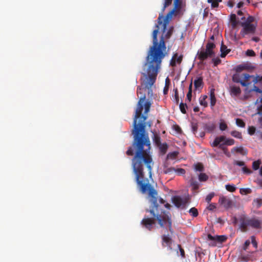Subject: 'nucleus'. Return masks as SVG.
I'll return each mask as SVG.
<instances>
[{"mask_svg": "<svg viewBox=\"0 0 262 262\" xmlns=\"http://www.w3.org/2000/svg\"><path fill=\"white\" fill-rule=\"evenodd\" d=\"M134 128L132 134L134 135V141L126 153L128 156H133L132 160L133 172L135 175V180L139 190L142 193H148L151 206L149 209H146V212L149 213V215L145 216L141 224L143 227L151 231L156 224V220L158 221L161 227H168L172 233V222L167 215L159 214L158 211L159 204L157 203V191L149 182L148 178H145L143 171L144 165L146 167L149 177L151 178L152 169L154 164L150 153V142L147 134L145 133V121H133Z\"/></svg>", "mask_w": 262, "mask_h": 262, "instance_id": "f257e3e1", "label": "nucleus"}, {"mask_svg": "<svg viewBox=\"0 0 262 262\" xmlns=\"http://www.w3.org/2000/svg\"><path fill=\"white\" fill-rule=\"evenodd\" d=\"M156 28L152 32L153 45L151 46L146 58L144 65L145 72L142 73L143 78L142 79L141 85L143 88L138 86L137 94H142L143 90L148 91V95H152V86L156 82L158 74L161 68L162 59L165 56L166 47L164 39H169L173 32V28L170 27L165 34L163 32L159 42L157 39L160 26L156 25Z\"/></svg>", "mask_w": 262, "mask_h": 262, "instance_id": "f03ea898", "label": "nucleus"}, {"mask_svg": "<svg viewBox=\"0 0 262 262\" xmlns=\"http://www.w3.org/2000/svg\"><path fill=\"white\" fill-rule=\"evenodd\" d=\"M172 0H164V3L162 9L163 12L166 8L170 6L172 3ZM181 2L180 0H174V8L170 11L166 15L165 18H163L162 14H160L158 18V24L159 26H161V28L163 33L166 32L167 25L171 20L172 15L177 10H179L181 7Z\"/></svg>", "mask_w": 262, "mask_h": 262, "instance_id": "7ed1b4c3", "label": "nucleus"}, {"mask_svg": "<svg viewBox=\"0 0 262 262\" xmlns=\"http://www.w3.org/2000/svg\"><path fill=\"white\" fill-rule=\"evenodd\" d=\"M209 41L206 45V49H202L198 52V58L201 61L206 60L208 58L212 57L215 56L213 49L215 48V45L212 42L214 40V36L212 35L210 37Z\"/></svg>", "mask_w": 262, "mask_h": 262, "instance_id": "20e7f679", "label": "nucleus"}, {"mask_svg": "<svg viewBox=\"0 0 262 262\" xmlns=\"http://www.w3.org/2000/svg\"><path fill=\"white\" fill-rule=\"evenodd\" d=\"M240 223V228L243 232H246L248 230V227L255 229L261 228V223L260 221L255 217H243L241 219Z\"/></svg>", "mask_w": 262, "mask_h": 262, "instance_id": "39448f33", "label": "nucleus"}, {"mask_svg": "<svg viewBox=\"0 0 262 262\" xmlns=\"http://www.w3.org/2000/svg\"><path fill=\"white\" fill-rule=\"evenodd\" d=\"M250 77L249 74L244 73L240 74L237 73L233 74L232 76V80L236 83H239L243 86H248L251 84L250 82Z\"/></svg>", "mask_w": 262, "mask_h": 262, "instance_id": "423d86ee", "label": "nucleus"}, {"mask_svg": "<svg viewBox=\"0 0 262 262\" xmlns=\"http://www.w3.org/2000/svg\"><path fill=\"white\" fill-rule=\"evenodd\" d=\"M242 29L240 32L241 35L244 37L247 35H254L256 30V25L241 24Z\"/></svg>", "mask_w": 262, "mask_h": 262, "instance_id": "0eeeda50", "label": "nucleus"}, {"mask_svg": "<svg viewBox=\"0 0 262 262\" xmlns=\"http://www.w3.org/2000/svg\"><path fill=\"white\" fill-rule=\"evenodd\" d=\"M219 203L226 210L231 208L235 206L234 201L227 196H220L219 200Z\"/></svg>", "mask_w": 262, "mask_h": 262, "instance_id": "6e6552de", "label": "nucleus"}, {"mask_svg": "<svg viewBox=\"0 0 262 262\" xmlns=\"http://www.w3.org/2000/svg\"><path fill=\"white\" fill-rule=\"evenodd\" d=\"M255 68V67L252 63L250 62H246L237 66L235 70L236 72L239 73L244 70L252 71Z\"/></svg>", "mask_w": 262, "mask_h": 262, "instance_id": "1a4fd4ad", "label": "nucleus"}, {"mask_svg": "<svg viewBox=\"0 0 262 262\" xmlns=\"http://www.w3.org/2000/svg\"><path fill=\"white\" fill-rule=\"evenodd\" d=\"M225 140L226 137L224 136L217 137L211 145L212 147L219 146L220 148L224 149V142H225Z\"/></svg>", "mask_w": 262, "mask_h": 262, "instance_id": "9d476101", "label": "nucleus"}, {"mask_svg": "<svg viewBox=\"0 0 262 262\" xmlns=\"http://www.w3.org/2000/svg\"><path fill=\"white\" fill-rule=\"evenodd\" d=\"M172 201L174 205L178 208H185L187 203V201L185 199H182L178 196H174L172 199Z\"/></svg>", "mask_w": 262, "mask_h": 262, "instance_id": "9b49d317", "label": "nucleus"}, {"mask_svg": "<svg viewBox=\"0 0 262 262\" xmlns=\"http://www.w3.org/2000/svg\"><path fill=\"white\" fill-rule=\"evenodd\" d=\"M162 245L163 247H167L169 250H172V240L168 235H163L162 236Z\"/></svg>", "mask_w": 262, "mask_h": 262, "instance_id": "f8f14e48", "label": "nucleus"}, {"mask_svg": "<svg viewBox=\"0 0 262 262\" xmlns=\"http://www.w3.org/2000/svg\"><path fill=\"white\" fill-rule=\"evenodd\" d=\"M208 239L213 242H217L220 243H223L227 240V237L225 235H216L212 236L210 234L207 235Z\"/></svg>", "mask_w": 262, "mask_h": 262, "instance_id": "ddd939ff", "label": "nucleus"}, {"mask_svg": "<svg viewBox=\"0 0 262 262\" xmlns=\"http://www.w3.org/2000/svg\"><path fill=\"white\" fill-rule=\"evenodd\" d=\"M183 56L180 55L178 56V53H175L173 55L170 62V65L171 67H175L176 66V63L178 64H180L182 61Z\"/></svg>", "mask_w": 262, "mask_h": 262, "instance_id": "4468645a", "label": "nucleus"}, {"mask_svg": "<svg viewBox=\"0 0 262 262\" xmlns=\"http://www.w3.org/2000/svg\"><path fill=\"white\" fill-rule=\"evenodd\" d=\"M230 94L233 96H237L241 93V90L239 86L235 85L230 86Z\"/></svg>", "mask_w": 262, "mask_h": 262, "instance_id": "2eb2a0df", "label": "nucleus"}, {"mask_svg": "<svg viewBox=\"0 0 262 262\" xmlns=\"http://www.w3.org/2000/svg\"><path fill=\"white\" fill-rule=\"evenodd\" d=\"M234 152L240 153L243 156H245L247 154V150L242 146L233 147L231 149V152L233 153Z\"/></svg>", "mask_w": 262, "mask_h": 262, "instance_id": "dca6fc26", "label": "nucleus"}, {"mask_svg": "<svg viewBox=\"0 0 262 262\" xmlns=\"http://www.w3.org/2000/svg\"><path fill=\"white\" fill-rule=\"evenodd\" d=\"M203 128L205 130H206L208 132H212L215 128V126L214 123L211 122H209L208 123H206L204 125Z\"/></svg>", "mask_w": 262, "mask_h": 262, "instance_id": "f3484780", "label": "nucleus"}, {"mask_svg": "<svg viewBox=\"0 0 262 262\" xmlns=\"http://www.w3.org/2000/svg\"><path fill=\"white\" fill-rule=\"evenodd\" d=\"M221 55L220 56L222 58H224L226 55L230 52V50L228 49L227 47L223 44V43H222L221 46Z\"/></svg>", "mask_w": 262, "mask_h": 262, "instance_id": "a211bd4d", "label": "nucleus"}, {"mask_svg": "<svg viewBox=\"0 0 262 262\" xmlns=\"http://www.w3.org/2000/svg\"><path fill=\"white\" fill-rule=\"evenodd\" d=\"M203 84L202 77H198L194 81V85L195 89H199L200 88H202Z\"/></svg>", "mask_w": 262, "mask_h": 262, "instance_id": "6ab92c4d", "label": "nucleus"}, {"mask_svg": "<svg viewBox=\"0 0 262 262\" xmlns=\"http://www.w3.org/2000/svg\"><path fill=\"white\" fill-rule=\"evenodd\" d=\"M210 105L214 106L216 103V98L214 94V90L211 89L210 92Z\"/></svg>", "mask_w": 262, "mask_h": 262, "instance_id": "aec40b11", "label": "nucleus"}, {"mask_svg": "<svg viewBox=\"0 0 262 262\" xmlns=\"http://www.w3.org/2000/svg\"><path fill=\"white\" fill-rule=\"evenodd\" d=\"M157 147L162 154H165L168 149V145L166 143H160Z\"/></svg>", "mask_w": 262, "mask_h": 262, "instance_id": "412c9836", "label": "nucleus"}, {"mask_svg": "<svg viewBox=\"0 0 262 262\" xmlns=\"http://www.w3.org/2000/svg\"><path fill=\"white\" fill-rule=\"evenodd\" d=\"M251 76H252V77H250V79H252V81H250L251 82V83L252 82H253L254 84H256L257 83V82H260L262 81V76H260L259 75H257L256 76H254L253 75H250Z\"/></svg>", "mask_w": 262, "mask_h": 262, "instance_id": "4be33fe9", "label": "nucleus"}, {"mask_svg": "<svg viewBox=\"0 0 262 262\" xmlns=\"http://www.w3.org/2000/svg\"><path fill=\"white\" fill-rule=\"evenodd\" d=\"M222 1V0H207V2L211 4L212 8H217L219 5V3Z\"/></svg>", "mask_w": 262, "mask_h": 262, "instance_id": "5701e85b", "label": "nucleus"}, {"mask_svg": "<svg viewBox=\"0 0 262 262\" xmlns=\"http://www.w3.org/2000/svg\"><path fill=\"white\" fill-rule=\"evenodd\" d=\"M230 21L233 28L235 27L237 25L238 22L236 21V16L235 14H231Z\"/></svg>", "mask_w": 262, "mask_h": 262, "instance_id": "b1692460", "label": "nucleus"}, {"mask_svg": "<svg viewBox=\"0 0 262 262\" xmlns=\"http://www.w3.org/2000/svg\"><path fill=\"white\" fill-rule=\"evenodd\" d=\"M153 141L155 145L157 146L159 144L161 143V138L157 134H154Z\"/></svg>", "mask_w": 262, "mask_h": 262, "instance_id": "393cba45", "label": "nucleus"}, {"mask_svg": "<svg viewBox=\"0 0 262 262\" xmlns=\"http://www.w3.org/2000/svg\"><path fill=\"white\" fill-rule=\"evenodd\" d=\"M207 98V96L206 95H203L201 96L200 98V103L201 105L206 107L208 105V103L206 100Z\"/></svg>", "mask_w": 262, "mask_h": 262, "instance_id": "a878e982", "label": "nucleus"}, {"mask_svg": "<svg viewBox=\"0 0 262 262\" xmlns=\"http://www.w3.org/2000/svg\"><path fill=\"white\" fill-rule=\"evenodd\" d=\"M254 21V17L252 16H249L246 21L245 22H242L241 24H250V25H255L253 24Z\"/></svg>", "mask_w": 262, "mask_h": 262, "instance_id": "bb28decb", "label": "nucleus"}, {"mask_svg": "<svg viewBox=\"0 0 262 262\" xmlns=\"http://www.w3.org/2000/svg\"><path fill=\"white\" fill-rule=\"evenodd\" d=\"M175 171V168L174 167H168V166L164 165V173L165 174L167 173H172Z\"/></svg>", "mask_w": 262, "mask_h": 262, "instance_id": "cd10ccee", "label": "nucleus"}, {"mask_svg": "<svg viewBox=\"0 0 262 262\" xmlns=\"http://www.w3.org/2000/svg\"><path fill=\"white\" fill-rule=\"evenodd\" d=\"M192 82L191 81L189 85V90L188 93L187 94V99L190 102L191 100L192 97Z\"/></svg>", "mask_w": 262, "mask_h": 262, "instance_id": "c85d7f7f", "label": "nucleus"}, {"mask_svg": "<svg viewBox=\"0 0 262 262\" xmlns=\"http://www.w3.org/2000/svg\"><path fill=\"white\" fill-rule=\"evenodd\" d=\"M169 85V79L167 77L165 80V84L163 89V93L164 95H166L168 93Z\"/></svg>", "mask_w": 262, "mask_h": 262, "instance_id": "c756f323", "label": "nucleus"}, {"mask_svg": "<svg viewBox=\"0 0 262 262\" xmlns=\"http://www.w3.org/2000/svg\"><path fill=\"white\" fill-rule=\"evenodd\" d=\"M231 135L233 137L238 138V139H242V133L239 132L234 130L231 132Z\"/></svg>", "mask_w": 262, "mask_h": 262, "instance_id": "7c9ffc66", "label": "nucleus"}, {"mask_svg": "<svg viewBox=\"0 0 262 262\" xmlns=\"http://www.w3.org/2000/svg\"><path fill=\"white\" fill-rule=\"evenodd\" d=\"M239 192L242 194H247L251 193L252 192V190L249 188H242L240 189Z\"/></svg>", "mask_w": 262, "mask_h": 262, "instance_id": "2f4dec72", "label": "nucleus"}, {"mask_svg": "<svg viewBox=\"0 0 262 262\" xmlns=\"http://www.w3.org/2000/svg\"><path fill=\"white\" fill-rule=\"evenodd\" d=\"M189 212L193 217H196L198 215V211L195 207L190 208Z\"/></svg>", "mask_w": 262, "mask_h": 262, "instance_id": "473e14b6", "label": "nucleus"}, {"mask_svg": "<svg viewBox=\"0 0 262 262\" xmlns=\"http://www.w3.org/2000/svg\"><path fill=\"white\" fill-rule=\"evenodd\" d=\"M261 164L260 160L255 161L252 163V168L254 170H257L259 168V166Z\"/></svg>", "mask_w": 262, "mask_h": 262, "instance_id": "72a5a7b5", "label": "nucleus"}, {"mask_svg": "<svg viewBox=\"0 0 262 262\" xmlns=\"http://www.w3.org/2000/svg\"><path fill=\"white\" fill-rule=\"evenodd\" d=\"M236 124L238 126L241 127H244L245 126V122L242 119L239 118H237L236 119Z\"/></svg>", "mask_w": 262, "mask_h": 262, "instance_id": "f704fd0d", "label": "nucleus"}, {"mask_svg": "<svg viewBox=\"0 0 262 262\" xmlns=\"http://www.w3.org/2000/svg\"><path fill=\"white\" fill-rule=\"evenodd\" d=\"M208 177L205 173H201L199 176V179L200 181H206Z\"/></svg>", "mask_w": 262, "mask_h": 262, "instance_id": "c9c22d12", "label": "nucleus"}, {"mask_svg": "<svg viewBox=\"0 0 262 262\" xmlns=\"http://www.w3.org/2000/svg\"><path fill=\"white\" fill-rule=\"evenodd\" d=\"M226 189L230 192H234L236 190V187L233 185L228 184L226 185Z\"/></svg>", "mask_w": 262, "mask_h": 262, "instance_id": "e433bc0d", "label": "nucleus"}, {"mask_svg": "<svg viewBox=\"0 0 262 262\" xmlns=\"http://www.w3.org/2000/svg\"><path fill=\"white\" fill-rule=\"evenodd\" d=\"M194 168L196 171H202L204 170V167L202 163H198L194 165Z\"/></svg>", "mask_w": 262, "mask_h": 262, "instance_id": "4c0bfd02", "label": "nucleus"}, {"mask_svg": "<svg viewBox=\"0 0 262 262\" xmlns=\"http://www.w3.org/2000/svg\"><path fill=\"white\" fill-rule=\"evenodd\" d=\"M234 140L232 139H226L225 142H224V145H232L234 144Z\"/></svg>", "mask_w": 262, "mask_h": 262, "instance_id": "58836bf2", "label": "nucleus"}, {"mask_svg": "<svg viewBox=\"0 0 262 262\" xmlns=\"http://www.w3.org/2000/svg\"><path fill=\"white\" fill-rule=\"evenodd\" d=\"M253 203L256 205L257 208H259L262 205V200L258 198L254 200Z\"/></svg>", "mask_w": 262, "mask_h": 262, "instance_id": "ea45409f", "label": "nucleus"}, {"mask_svg": "<svg viewBox=\"0 0 262 262\" xmlns=\"http://www.w3.org/2000/svg\"><path fill=\"white\" fill-rule=\"evenodd\" d=\"M187 105L186 103H183L182 102H181L180 104V109L181 110V112L183 113V114H186V107H187Z\"/></svg>", "mask_w": 262, "mask_h": 262, "instance_id": "a19ab883", "label": "nucleus"}, {"mask_svg": "<svg viewBox=\"0 0 262 262\" xmlns=\"http://www.w3.org/2000/svg\"><path fill=\"white\" fill-rule=\"evenodd\" d=\"M214 196V192H211L209 194H208L207 195L206 199H205L206 202H207L208 203H209L211 202L212 199L213 198Z\"/></svg>", "mask_w": 262, "mask_h": 262, "instance_id": "79ce46f5", "label": "nucleus"}, {"mask_svg": "<svg viewBox=\"0 0 262 262\" xmlns=\"http://www.w3.org/2000/svg\"><path fill=\"white\" fill-rule=\"evenodd\" d=\"M212 61L214 64V66L215 67L221 63V60L219 57L212 58Z\"/></svg>", "mask_w": 262, "mask_h": 262, "instance_id": "37998d69", "label": "nucleus"}, {"mask_svg": "<svg viewBox=\"0 0 262 262\" xmlns=\"http://www.w3.org/2000/svg\"><path fill=\"white\" fill-rule=\"evenodd\" d=\"M174 172L177 173L179 175L184 174L185 173V170L184 169L178 168H175Z\"/></svg>", "mask_w": 262, "mask_h": 262, "instance_id": "c03bdc74", "label": "nucleus"}, {"mask_svg": "<svg viewBox=\"0 0 262 262\" xmlns=\"http://www.w3.org/2000/svg\"><path fill=\"white\" fill-rule=\"evenodd\" d=\"M243 172L247 174H250L252 173V171L250 169L248 168L245 165L242 168Z\"/></svg>", "mask_w": 262, "mask_h": 262, "instance_id": "a18cd8bd", "label": "nucleus"}, {"mask_svg": "<svg viewBox=\"0 0 262 262\" xmlns=\"http://www.w3.org/2000/svg\"><path fill=\"white\" fill-rule=\"evenodd\" d=\"M246 55L248 56L253 57L255 56V53L252 50H248L246 52Z\"/></svg>", "mask_w": 262, "mask_h": 262, "instance_id": "49530a36", "label": "nucleus"}, {"mask_svg": "<svg viewBox=\"0 0 262 262\" xmlns=\"http://www.w3.org/2000/svg\"><path fill=\"white\" fill-rule=\"evenodd\" d=\"M233 164L239 166L243 167L245 165V163L244 161L234 160L233 161Z\"/></svg>", "mask_w": 262, "mask_h": 262, "instance_id": "de8ad7c7", "label": "nucleus"}, {"mask_svg": "<svg viewBox=\"0 0 262 262\" xmlns=\"http://www.w3.org/2000/svg\"><path fill=\"white\" fill-rule=\"evenodd\" d=\"M227 128V125L225 122H221L220 124V130L224 131Z\"/></svg>", "mask_w": 262, "mask_h": 262, "instance_id": "09e8293b", "label": "nucleus"}, {"mask_svg": "<svg viewBox=\"0 0 262 262\" xmlns=\"http://www.w3.org/2000/svg\"><path fill=\"white\" fill-rule=\"evenodd\" d=\"M251 243L253 245V246L255 248H257V243L256 241L255 237L254 236H252L251 237Z\"/></svg>", "mask_w": 262, "mask_h": 262, "instance_id": "8fccbe9b", "label": "nucleus"}, {"mask_svg": "<svg viewBox=\"0 0 262 262\" xmlns=\"http://www.w3.org/2000/svg\"><path fill=\"white\" fill-rule=\"evenodd\" d=\"M255 128L254 126H250L248 128V133L250 135H253L255 133Z\"/></svg>", "mask_w": 262, "mask_h": 262, "instance_id": "3c124183", "label": "nucleus"}, {"mask_svg": "<svg viewBox=\"0 0 262 262\" xmlns=\"http://www.w3.org/2000/svg\"><path fill=\"white\" fill-rule=\"evenodd\" d=\"M198 125L195 124H192V130L194 134L197 135Z\"/></svg>", "mask_w": 262, "mask_h": 262, "instance_id": "603ef678", "label": "nucleus"}, {"mask_svg": "<svg viewBox=\"0 0 262 262\" xmlns=\"http://www.w3.org/2000/svg\"><path fill=\"white\" fill-rule=\"evenodd\" d=\"M191 185L193 186L194 189H198L199 188V184L196 181H192L191 182Z\"/></svg>", "mask_w": 262, "mask_h": 262, "instance_id": "864d4df0", "label": "nucleus"}, {"mask_svg": "<svg viewBox=\"0 0 262 262\" xmlns=\"http://www.w3.org/2000/svg\"><path fill=\"white\" fill-rule=\"evenodd\" d=\"M177 246H178V248H179V249L180 250V251L181 253V255L182 256V257H185V251H184V249L182 248V247L180 245H178Z\"/></svg>", "mask_w": 262, "mask_h": 262, "instance_id": "5fc2aeb1", "label": "nucleus"}, {"mask_svg": "<svg viewBox=\"0 0 262 262\" xmlns=\"http://www.w3.org/2000/svg\"><path fill=\"white\" fill-rule=\"evenodd\" d=\"M177 153L176 152H172L168 154L167 158L170 157L171 158L174 159L177 157Z\"/></svg>", "mask_w": 262, "mask_h": 262, "instance_id": "6e6d98bb", "label": "nucleus"}, {"mask_svg": "<svg viewBox=\"0 0 262 262\" xmlns=\"http://www.w3.org/2000/svg\"><path fill=\"white\" fill-rule=\"evenodd\" d=\"M216 208L215 204H210L207 209L209 210L212 211Z\"/></svg>", "mask_w": 262, "mask_h": 262, "instance_id": "4d7b16f0", "label": "nucleus"}, {"mask_svg": "<svg viewBox=\"0 0 262 262\" xmlns=\"http://www.w3.org/2000/svg\"><path fill=\"white\" fill-rule=\"evenodd\" d=\"M250 244V242L249 240H247L246 241V242H245V244H244V247H243V249L244 250H246L248 247L249 246Z\"/></svg>", "mask_w": 262, "mask_h": 262, "instance_id": "13d9d810", "label": "nucleus"}, {"mask_svg": "<svg viewBox=\"0 0 262 262\" xmlns=\"http://www.w3.org/2000/svg\"><path fill=\"white\" fill-rule=\"evenodd\" d=\"M234 5V0H229L227 3V6L229 7L232 8Z\"/></svg>", "mask_w": 262, "mask_h": 262, "instance_id": "bf43d9fd", "label": "nucleus"}, {"mask_svg": "<svg viewBox=\"0 0 262 262\" xmlns=\"http://www.w3.org/2000/svg\"><path fill=\"white\" fill-rule=\"evenodd\" d=\"M258 112L257 114L260 115V117L258 118V122L260 124V125L262 126V113H259L260 112L259 110V106L257 108Z\"/></svg>", "mask_w": 262, "mask_h": 262, "instance_id": "052dcab7", "label": "nucleus"}, {"mask_svg": "<svg viewBox=\"0 0 262 262\" xmlns=\"http://www.w3.org/2000/svg\"><path fill=\"white\" fill-rule=\"evenodd\" d=\"M256 136L259 139L262 141V131H257L256 132Z\"/></svg>", "mask_w": 262, "mask_h": 262, "instance_id": "680f3d73", "label": "nucleus"}, {"mask_svg": "<svg viewBox=\"0 0 262 262\" xmlns=\"http://www.w3.org/2000/svg\"><path fill=\"white\" fill-rule=\"evenodd\" d=\"M205 132L203 131H202V132H200L199 134L197 133V135H195L197 137L203 138L205 136Z\"/></svg>", "mask_w": 262, "mask_h": 262, "instance_id": "e2e57ef3", "label": "nucleus"}, {"mask_svg": "<svg viewBox=\"0 0 262 262\" xmlns=\"http://www.w3.org/2000/svg\"><path fill=\"white\" fill-rule=\"evenodd\" d=\"M223 150H224V154L228 157H230V153L227 151V149L225 148L224 147V149H222Z\"/></svg>", "mask_w": 262, "mask_h": 262, "instance_id": "0e129e2a", "label": "nucleus"}, {"mask_svg": "<svg viewBox=\"0 0 262 262\" xmlns=\"http://www.w3.org/2000/svg\"><path fill=\"white\" fill-rule=\"evenodd\" d=\"M173 91L174 92V98L179 97L178 90L177 88L174 89Z\"/></svg>", "mask_w": 262, "mask_h": 262, "instance_id": "69168bd1", "label": "nucleus"}, {"mask_svg": "<svg viewBox=\"0 0 262 262\" xmlns=\"http://www.w3.org/2000/svg\"><path fill=\"white\" fill-rule=\"evenodd\" d=\"M252 40L257 42L259 41V38L258 37H253L252 38Z\"/></svg>", "mask_w": 262, "mask_h": 262, "instance_id": "338daca9", "label": "nucleus"}, {"mask_svg": "<svg viewBox=\"0 0 262 262\" xmlns=\"http://www.w3.org/2000/svg\"><path fill=\"white\" fill-rule=\"evenodd\" d=\"M243 5L244 3L243 2H239L237 5V7L238 8H241L243 6Z\"/></svg>", "mask_w": 262, "mask_h": 262, "instance_id": "774afa93", "label": "nucleus"}]
</instances>
